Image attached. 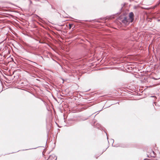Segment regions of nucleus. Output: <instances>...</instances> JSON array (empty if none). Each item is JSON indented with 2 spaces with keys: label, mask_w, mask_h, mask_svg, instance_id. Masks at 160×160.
Listing matches in <instances>:
<instances>
[{
  "label": "nucleus",
  "mask_w": 160,
  "mask_h": 160,
  "mask_svg": "<svg viewBox=\"0 0 160 160\" xmlns=\"http://www.w3.org/2000/svg\"><path fill=\"white\" fill-rule=\"evenodd\" d=\"M160 4V3H159V2H158L156 4V6H158Z\"/></svg>",
  "instance_id": "6"
},
{
  "label": "nucleus",
  "mask_w": 160,
  "mask_h": 160,
  "mask_svg": "<svg viewBox=\"0 0 160 160\" xmlns=\"http://www.w3.org/2000/svg\"><path fill=\"white\" fill-rule=\"evenodd\" d=\"M57 157L54 154L50 155L47 160H56Z\"/></svg>",
  "instance_id": "3"
},
{
  "label": "nucleus",
  "mask_w": 160,
  "mask_h": 160,
  "mask_svg": "<svg viewBox=\"0 0 160 160\" xmlns=\"http://www.w3.org/2000/svg\"><path fill=\"white\" fill-rule=\"evenodd\" d=\"M134 16V14L132 12H131L129 13V17H127L129 20H130L131 22H132L133 20V17Z\"/></svg>",
  "instance_id": "2"
},
{
  "label": "nucleus",
  "mask_w": 160,
  "mask_h": 160,
  "mask_svg": "<svg viewBox=\"0 0 160 160\" xmlns=\"http://www.w3.org/2000/svg\"><path fill=\"white\" fill-rule=\"evenodd\" d=\"M150 155H147V157H150Z\"/></svg>",
  "instance_id": "7"
},
{
  "label": "nucleus",
  "mask_w": 160,
  "mask_h": 160,
  "mask_svg": "<svg viewBox=\"0 0 160 160\" xmlns=\"http://www.w3.org/2000/svg\"><path fill=\"white\" fill-rule=\"evenodd\" d=\"M121 21L125 25L128 24L130 22V20L127 17H124L123 18H121Z\"/></svg>",
  "instance_id": "1"
},
{
  "label": "nucleus",
  "mask_w": 160,
  "mask_h": 160,
  "mask_svg": "<svg viewBox=\"0 0 160 160\" xmlns=\"http://www.w3.org/2000/svg\"><path fill=\"white\" fill-rule=\"evenodd\" d=\"M150 157L153 158H155L156 157V154L153 151H152L150 153Z\"/></svg>",
  "instance_id": "4"
},
{
  "label": "nucleus",
  "mask_w": 160,
  "mask_h": 160,
  "mask_svg": "<svg viewBox=\"0 0 160 160\" xmlns=\"http://www.w3.org/2000/svg\"><path fill=\"white\" fill-rule=\"evenodd\" d=\"M73 26V24H69V29H71Z\"/></svg>",
  "instance_id": "5"
},
{
  "label": "nucleus",
  "mask_w": 160,
  "mask_h": 160,
  "mask_svg": "<svg viewBox=\"0 0 160 160\" xmlns=\"http://www.w3.org/2000/svg\"><path fill=\"white\" fill-rule=\"evenodd\" d=\"M158 2H159V3H160V0H159V1H158Z\"/></svg>",
  "instance_id": "8"
},
{
  "label": "nucleus",
  "mask_w": 160,
  "mask_h": 160,
  "mask_svg": "<svg viewBox=\"0 0 160 160\" xmlns=\"http://www.w3.org/2000/svg\"><path fill=\"white\" fill-rule=\"evenodd\" d=\"M52 8H53V7H52Z\"/></svg>",
  "instance_id": "11"
},
{
  "label": "nucleus",
  "mask_w": 160,
  "mask_h": 160,
  "mask_svg": "<svg viewBox=\"0 0 160 160\" xmlns=\"http://www.w3.org/2000/svg\"><path fill=\"white\" fill-rule=\"evenodd\" d=\"M91 22V20L89 21V22Z\"/></svg>",
  "instance_id": "10"
},
{
  "label": "nucleus",
  "mask_w": 160,
  "mask_h": 160,
  "mask_svg": "<svg viewBox=\"0 0 160 160\" xmlns=\"http://www.w3.org/2000/svg\"><path fill=\"white\" fill-rule=\"evenodd\" d=\"M146 159H146H146H144V160H146Z\"/></svg>",
  "instance_id": "9"
}]
</instances>
